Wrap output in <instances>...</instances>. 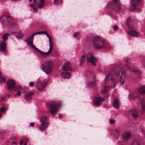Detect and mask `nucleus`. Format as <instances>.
Wrapping results in <instances>:
<instances>
[{
	"instance_id": "e433bc0d",
	"label": "nucleus",
	"mask_w": 145,
	"mask_h": 145,
	"mask_svg": "<svg viewBox=\"0 0 145 145\" xmlns=\"http://www.w3.org/2000/svg\"><path fill=\"white\" fill-rule=\"evenodd\" d=\"M34 84V82H31L29 83V86L30 87L33 86Z\"/></svg>"
},
{
	"instance_id": "7c9ffc66",
	"label": "nucleus",
	"mask_w": 145,
	"mask_h": 145,
	"mask_svg": "<svg viewBox=\"0 0 145 145\" xmlns=\"http://www.w3.org/2000/svg\"><path fill=\"white\" fill-rule=\"evenodd\" d=\"M24 35V33L21 31H20L17 33V36L19 38H22L23 37Z\"/></svg>"
},
{
	"instance_id": "4c0bfd02",
	"label": "nucleus",
	"mask_w": 145,
	"mask_h": 145,
	"mask_svg": "<svg viewBox=\"0 0 145 145\" xmlns=\"http://www.w3.org/2000/svg\"><path fill=\"white\" fill-rule=\"evenodd\" d=\"M113 29L115 31H116L118 29V26L116 25H114L113 26Z\"/></svg>"
},
{
	"instance_id": "49530a36",
	"label": "nucleus",
	"mask_w": 145,
	"mask_h": 145,
	"mask_svg": "<svg viewBox=\"0 0 145 145\" xmlns=\"http://www.w3.org/2000/svg\"><path fill=\"white\" fill-rule=\"evenodd\" d=\"M34 11L35 12H38L37 9L36 8H34Z\"/></svg>"
},
{
	"instance_id": "680f3d73",
	"label": "nucleus",
	"mask_w": 145,
	"mask_h": 145,
	"mask_svg": "<svg viewBox=\"0 0 145 145\" xmlns=\"http://www.w3.org/2000/svg\"><path fill=\"white\" fill-rule=\"evenodd\" d=\"M21 88V87L20 86H19V87H18V89H20Z\"/></svg>"
},
{
	"instance_id": "72a5a7b5",
	"label": "nucleus",
	"mask_w": 145,
	"mask_h": 145,
	"mask_svg": "<svg viewBox=\"0 0 145 145\" xmlns=\"http://www.w3.org/2000/svg\"><path fill=\"white\" fill-rule=\"evenodd\" d=\"M5 108L3 107H1L0 109V111L1 112H5Z\"/></svg>"
},
{
	"instance_id": "4468645a",
	"label": "nucleus",
	"mask_w": 145,
	"mask_h": 145,
	"mask_svg": "<svg viewBox=\"0 0 145 145\" xmlns=\"http://www.w3.org/2000/svg\"><path fill=\"white\" fill-rule=\"evenodd\" d=\"M25 41L27 42L29 45L32 47L36 51L39 52V50L33 44L32 40H28L27 39H26L25 40Z\"/></svg>"
},
{
	"instance_id": "f8f14e48",
	"label": "nucleus",
	"mask_w": 145,
	"mask_h": 145,
	"mask_svg": "<svg viewBox=\"0 0 145 145\" xmlns=\"http://www.w3.org/2000/svg\"><path fill=\"white\" fill-rule=\"evenodd\" d=\"M62 68L65 71H69L72 69L70 63L68 62L64 63Z\"/></svg>"
},
{
	"instance_id": "f3484780",
	"label": "nucleus",
	"mask_w": 145,
	"mask_h": 145,
	"mask_svg": "<svg viewBox=\"0 0 145 145\" xmlns=\"http://www.w3.org/2000/svg\"><path fill=\"white\" fill-rule=\"evenodd\" d=\"M6 49V42L4 41L2 42L1 44H0V51L1 52L5 51Z\"/></svg>"
},
{
	"instance_id": "864d4df0",
	"label": "nucleus",
	"mask_w": 145,
	"mask_h": 145,
	"mask_svg": "<svg viewBox=\"0 0 145 145\" xmlns=\"http://www.w3.org/2000/svg\"><path fill=\"white\" fill-rule=\"evenodd\" d=\"M34 5L33 4H31L30 5V6L31 7H33L34 6Z\"/></svg>"
},
{
	"instance_id": "09e8293b",
	"label": "nucleus",
	"mask_w": 145,
	"mask_h": 145,
	"mask_svg": "<svg viewBox=\"0 0 145 145\" xmlns=\"http://www.w3.org/2000/svg\"><path fill=\"white\" fill-rule=\"evenodd\" d=\"M89 76L90 77H91V78H93L94 77V76H93V74L91 73H90Z\"/></svg>"
},
{
	"instance_id": "a19ab883",
	"label": "nucleus",
	"mask_w": 145,
	"mask_h": 145,
	"mask_svg": "<svg viewBox=\"0 0 145 145\" xmlns=\"http://www.w3.org/2000/svg\"><path fill=\"white\" fill-rule=\"evenodd\" d=\"M124 66L125 68H127L128 69H130L129 66L127 65L126 64L125 65H124Z\"/></svg>"
},
{
	"instance_id": "69168bd1",
	"label": "nucleus",
	"mask_w": 145,
	"mask_h": 145,
	"mask_svg": "<svg viewBox=\"0 0 145 145\" xmlns=\"http://www.w3.org/2000/svg\"><path fill=\"white\" fill-rule=\"evenodd\" d=\"M24 145H26V142L25 143Z\"/></svg>"
},
{
	"instance_id": "ea45409f",
	"label": "nucleus",
	"mask_w": 145,
	"mask_h": 145,
	"mask_svg": "<svg viewBox=\"0 0 145 145\" xmlns=\"http://www.w3.org/2000/svg\"><path fill=\"white\" fill-rule=\"evenodd\" d=\"M58 3V0H54V4L55 5H57Z\"/></svg>"
},
{
	"instance_id": "0eeeda50",
	"label": "nucleus",
	"mask_w": 145,
	"mask_h": 145,
	"mask_svg": "<svg viewBox=\"0 0 145 145\" xmlns=\"http://www.w3.org/2000/svg\"><path fill=\"white\" fill-rule=\"evenodd\" d=\"M61 104L59 103L58 104L55 102H54L52 104L50 105V106L52 110L50 111V113L52 114H54L57 111V109L60 106Z\"/></svg>"
},
{
	"instance_id": "4d7b16f0",
	"label": "nucleus",
	"mask_w": 145,
	"mask_h": 145,
	"mask_svg": "<svg viewBox=\"0 0 145 145\" xmlns=\"http://www.w3.org/2000/svg\"><path fill=\"white\" fill-rule=\"evenodd\" d=\"M35 35H36V34H35V33H34L32 35H31V36H32L33 37Z\"/></svg>"
},
{
	"instance_id": "20e7f679",
	"label": "nucleus",
	"mask_w": 145,
	"mask_h": 145,
	"mask_svg": "<svg viewBox=\"0 0 145 145\" xmlns=\"http://www.w3.org/2000/svg\"><path fill=\"white\" fill-rule=\"evenodd\" d=\"M0 21L4 25L12 24V22L14 21V19L9 16L3 15L0 17Z\"/></svg>"
},
{
	"instance_id": "473e14b6",
	"label": "nucleus",
	"mask_w": 145,
	"mask_h": 145,
	"mask_svg": "<svg viewBox=\"0 0 145 145\" xmlns=\"http://www.w3.org/2000/svg\"><path fill=\"white\" fill-rule=\"evenodd\" d=\"M6 80V78L2 76H0V82L3 83Z\"/></svg>"
},
{
	"instance_id": "bb28decb",
	"label": "nucleus",
	"mask_w": 145,
	"mask_h": 145,
	"mask_svg": "<svg viewBox=\"0 0 145 145\" xmlns=\"http://www.w3.org/2000/svg\"><path fill=\"white\" fill-rule=\"evenodd\" d=\"M113 133L114 136L116 137H117L119 135L120 131L119 130L115 129L113 131Z\"/></svg>"
},
{
	"instance_id": "1a4fd4ad",
	"label": "nucleus",
	"mask_w": 145,
	"mask_h": 145,
	"mask_svg": "<svg viewBox=\"0 0 145 145\" xmlns=\"http://www.w3.org/2000/svg\"><path fill=\"white\" fill-rule=\"evenodd\" d=\"M7 88L9 91L12 90L14 88L15 85V82L12 80H9L7 82Z\"/></svg>"
},
{
	"instance_id": "c9c22d12",
	"label": "nucleus",
	"mask_w": 145,
	"mask_h": 145,
	"mask_svg": "<svg viewBox=\"0 0 145 145\" xmlns=\"http://www.w3.org/2000/svg\"><path fill=\"white\" fill-rule=\"evenodd\" d=\"M110 124H114L115 123V121L113 119H110Z\"/></svg>"
},
{
	"instance_id": "cd10ccee",
	"label": "nucleus",
	"mask_w": 145,
	"mask_h": 145,
	"mask_svg": "<svg viewBox=\"0 0 145 145\" xmlns=\"http://www.w3.org/2000/svg\"><path fill=\"white\" fill-rule=\"evenodd\" d=\"M46 117L44 116H43L41 117L40 119V121L41 123H48L46 121Z\"/></svg>"
},
{
	"instance_id": "393cba45",
	"label": "nucleus",
	"mask_w": 145,
	"mask_h": 145,
	"mask_svg": "<svg viewBox=\"0 0 145 145\" xmlns=\"http://www.w3.org/2000/svg\"><path fill=\"white\" fill-rule=\"evenodd\" d=\"M86 57V56L85 54H83L80 59V65H82L84 64L85 61Z\"/></svg>"
},
{
	"instance_id": "a18cd8bd",
	"label": "nucleus",
	"mask_w": 145,
	"mask_h": 145,
	"mask_svg": "<svg viewBox=\"0 0 145 145\" xmlns=\"http://www.w3.org/2000/svg\"><path fill=\"white\" fill-rule=\"evenodd\" d=\"M33 38V37L31 36H29L28 37V39H29V40H32V39Z\"/></svg>"
},
{
	"instance_id": "603ef678",
	"label": "nucleus",
	"mask_w": 145,
	"mask_h": 145,
	"mask_svg": "<svg viewBox=\"0 0 145 145\" xmlns=\"http://www.w3.org/2000/svg\"><path fill=\"white\" fill-rule=\"evenodd\" d=\"M23 142V140H22L20 142V145H22V144Z\"/></svg>"
},
{
	"instance_id": "8fccbe9b",
	"label": "nucleus",
	"mask_w": 145,
	"mask_h": 145,
	"mask_svg": "<svg viewBox=\"0 0 145 145\" xmlns=\"http://www.w3.org/2000/svg\"><path fill=\"white\" fill-rule=\"evenodd\" d=\"M36 35L41 34L40 31H39L35 33Z\"/></svg>"
},
{
	"instance_id": "7ed1b4c3",
	"label": "nucleus",
	"mask_w": 145,
	"mask_h": 145,
	"mask_svg": "<svg viewBox=\"0 0 145 145\" xmlns=\"http://www.w3.org/2000/svg\"><path fill=\"white\" fill-rule=\"evenodd\" d=\"M54 67L53 62L51 61H45L43 65L42 70L46 74H50L52 71Z\"/></svg>"
},
{
	"instance_id": "774afa93",
	"label": "nucleus",
	"mask_w": 145,
	"mask_h": 145,
	"mask_svg": "<svg viewBox=\"0 0 145 145\" xmlns=\"http://www.w3.org/2000/svg\"><path fill=\"white\" fill-rule=\"evenodd\" d=\"M31 2L32 1V0H29Z\"/></svg>"
},
{
	"instance_id": "e2e57ef3",
	"label": "nucleus",
	"mask_w": 145,
	"mask_h": 145,
	"mask_svg": "<svg viewBox=\"0 0 145 145\" xmlns=\"http://www.w3.org/2000/svg\"><path fill=\"white\" fill-rule=\"evenodd\" d=\"M1 99H2V100H4V98L3 97H2Z\"/></svg>"
},
{
	"instance_id": "ddd939ff",
	"label": "nucleus",
	"mask_w": 145,
	"mask_h": 145,
	"mask_svg": "<svg viewBox=\"0 0 145 145\" xmlns=\"http://www.w3.org/2000/svg\"><path fill=\"white\" fill-rule=\"evenodd\" d=\"M52 46H49V50L48 52H44L39 50V52L40 53V54L42 56L45 57L49 54L50 52L52 50Z\"/></svg>"
},
{
	"instance_id": "a878e982",
	"label": "nucleus",
	"mask_w": 145,
	"mask_h": 145,
	"mask_svg": "<svg viewBox=\"0 0 145 145\" xmlns=\"http://www.w3.org/2000/svg\"><path fill=\"white\" fill-rule=\"evenodd\" d=\"M138 91L140 94L142 95L144 94L145 93V87H140Z\"/></svg>"
},
{
	"instance_id": "3c124183",
	"label": "nucleus",
	"mask_w": 145,
	"mask_h": 145,
	"mask_svg": "<svg viewBox=\"0 0 145 145\" xmlns=\"http://www.w3.org/2000/svg\"><path fill=\"white\" fill-rule=\"evenodd\" d=\"M41 34H45L47 33V32L46 31H41Z\"/></svg>"
},
{
	"instance_id": "37998d69",
	"label": "nucleus",
	"mask_w": 145,
	"mask_h": 145,
	"mask_svg": "<svg viewBox=\"0 0 145 145\" xmlns=\"http://www.w3.org/2000/svg\"><path fill=\"white\" fill-rule=\"evenodd\" d=\"M46 35L47 36V37L48 38L49 40L50 39H50H51V38L48 33H46Z\"/></svg>"
},
{
	"instance_id": "2eb2a0df",
	"label": "nucleus",
	"mask_w": 145,
	"mask_h": 145,
	"mask_svg": "<svg viewBox=\"0 0 145 145\" xmlns=\"http://www.w3.org/2000/svg\"><path fill=\"white\" fill-rule=\"evenodd\" d=\"M34 93L32 92H27L25 95L24 98L26 101L30 100L31 99L32 96L33 95Z\"/></svg>"
},
{
	"instance_id": "13d9d810",
	"label": "nucleus",
	"mask_w": 145,
	"mask_h": 145,
	"mask_svg": "<svg viewBox=\"0 0 145 145\" xmlns=\"http://www.w3.org/2000/svg\"><path fill=\"white\" fill-rule=\"evenodd\" d=\"M35 35H36V34H35V33H34L32 35H31V36H32L33 37Z\"/></svg>"
},
{
	"instance_id": "6e6552de",
	"label": "nucleus",
	"mask_w": 145,
	"mask_h": 145,
	"mask_svg": "<svg viewBox=\"0 0 145 145\" xmlns=\"http://www.w3.org/2000/svg\"><path fill=\"white\" fill-rule=\"evenodd\" d=\"M87 60L88 62H90L93 66H95L96 65V59L93 54L89 53L87 56Z\"/></svg>"
},
{
	"instance_id": "4be33fe9",
	"label": "nucleus",
	"mask_w": 145,
	"mask_h": 145,
	"mask_svg": "<svg viewBox=\"0 0 145 145\" xmlns=\"http://www.w3.org/2000/svg\"><path fill=\"white\" fill-rule=\"evenodd\" d=\"M140 0H132L131 1V5L134 8L138 5Z\"/></svg>"
},
{
	"instance_id": "9d476101",
	"label": "nucleus",
	"mask_w": 145,
	"mask_h": 145,
	"mask_svg": "<svg viewBox=\"0 0 145 145\" xmlns=\"http://www.w3.org/2000/svg\"><path fill=\"white\" fill-rule=\"evenodd\" d=\"M33 2H35V6L41 9L43 7L44 2L43 0H34Z\"/></svg>"
},
{
	"instance_id": "39448f33",
	"label": "nucleus",
	"mask_w": 145,
	"mask_h": 145,
	"mask_svg": "<svg viewBox=\"0 0 145 145\" xmlns=\"http://www.w3.org/2000/svg\"><path fill=\"white\" fill-rule=\"evenodd\" d=\"M109 6L116 11H118L120 8V3L118 0H113Z\"/></svg>"
},
{
	"instance_id": "6ab92c4d",
	"label": "nucleus",
	"mask_w": 145,
	"mask_h": 145,
	"mask_svg": "<svg viewBox=\"0 0 145 145\" xmlns=\"http://www.w3.org/2000/svg\"><path fill=\"white\" fill-rule=\"evenodd\" d=\"M127 33L129 35L131 36L137 37L139 35L138 32L134 30H131L128 31Z\"/></svg>"
},
{
	"instance_id": "79ce46f5",
	"label": "nucleus",
	"mask_w": 145,
	"mask_h": 145,
	"mask_svg": "<svg viewBox=\"0 0 145 145\" xmlns=\"http://www.w3.org/2000/svg\"><path fill=\"white\" fill-rule=\"evenodd\" d=\"M78 33L77 32H75L74 33V37H76L78 35Z\"/></svg>"
},
{
	"instance_id": "423d86ee",
	"label": "nucleus",
	"mask_w": 145,
	"mask_h": 145,
	"mask_svg": "<svg viewBox=\"0 0 145 145\" xmlns=\"http://www.w3.org/2000/svg\"><path fill=\"white\" fill-rule=\"evenodd\" d=\"M127 22L128 27L129 28H133L136 24V21L133 17H129L127 19Z\"/></svg>"
},
{
	"instance_id": "58836bf2",
	"label": "nucleus",
	"mask_w": 145,
	"mask_h": 145,
	"mask_svg": "<svg viewBox=\"0 0 145 145\" xmlns=\"http://www.w3.org/2000/svg\"><path fill=\"white\" fill-rule=\"evenodd\" d=\"M21 94V92L20 91H18L17 93L16 94H15V95H20Z\"/></svg>"
},
{
	"instance_id": "5701e85b",
	"label": "nucleus",
	"mask_w": 145,
	"mask_h": 145,
	"mask_svg": "<svg viewBox=\"0 0 145 145\" xmlns=\"http://www.w3.org/2000/svg\"><path fill=\"white\" fill-rule=\"evenodd\" d=\"M61 75L62 77L66 78H68L71 76L69 72H62Z\"/></svg>"
},
{
	"instance_id": "412c9836",
	"label": "nucleus",
	"mask_w": 145,
	"mask_h": 145,
	"mask_svg": "<svg viewBox=\"0 0 145 145\" xmlns=\"http://www.w3.org/2000/svg\"><path fill=\"white\" fill-rule=\"evenodd\" d=\"M113 106L116 108H119L120 105V102L118 99H115L113 103Z\"/></svg>"
},
{
	"instance_id": "c03bdc74",
	"label": "nucleus",
	"mask_w": 145,
	"mask_h": 145,
	"mask_svg": "<svg viewBox=\"0 0 145 145\" xmlns=\"http://www.w3.org/2000/svg\"><path fill=\"white\" fill-rule=\"evenodd\" d=\"M46 35L47 36V37L48 38L49 40L50 39H50H51V38L48 33H46Z\"/></svg>"
},
{
	"instance_id": "2f4dec72",
	"label": "nucleus",
	"mask_w": 145,
	"mask_h": 145,
	"mask_svg": "<svg viewBox=\"0 0 145 145\" xmlns=\"http://www.w3.org/2000/svg\"><path fill=\"white\" fill-rule=\"evenodd\" d=\"M129 97L130 99H133L135 98L136 96L133 93H132L129 95Z\"/></svg>"
},
{
	"instance_id": "a211bd4d",
	"label": "nucleus",
	"mask_w": 145,
	"mask_h": 145,
	"mask_svg": "<svg viewBox=\"0 0 145 145\" xmlns=\"http://www.w3.org/2000/svg\"><path fill=\"white\" fill-rule=\"evenodd\" d=\"M129 114L130 115L132 116V117L134 118H137L138 116V113L137 110H131L129 112Z\"/></svg>"
},
{
	"instance_id": "9b49d317",
	"label": "nucleus",
	"mask_w": 145,
	"mask_h": 145,
	"mask_svg": "<svg viewBox=\"0 0 145 145\" xmlns=\"http://www.w3.org/2000/svg\"><path fill=\"white\" fill-rule=\"evenodd\" d=\"M105 100L103 98L99 97L95 98L94 100V104L97 106H99L103 101Z\"/></svg>"
},
{
	"instance_id": "f257e3e1",
	"label": "nucleus",
	"mask_w": 145,
	"mask_h": 145,
	"mask_svg": "<svg viewBox=\"0 0 145 145\" xmlns=\"http://www.w3.org/2000/svg\"><path fill=\"white\" fill-rule=\"evenodd\" d=\"M120 73L121 74V76L120 80L121 82L123 84L124 82L125 76L122 68L117 67L115 70H112L109 71L105 79V87L102 91V93L105 94L107 91L108 87L107 85L111 87L114 86L115 81L112 77V76H113V74H114V76L117 77L120 75Z\"/></svg>"
},
{
	"instance_id": "f03ea898",
	"label": "nucleus",
	"mask_w": 145,
	"mask_h": 145,
	"mask_svg": "<svg viewBox=\"0 0 145 145\" xmlns=\"http://www.w3.org/2000/svg\"><path fill=\"white\" fill-rule=\"evenodd\" d=\"M92 42L94 47L96 49H99L102 48L105 44L104 40L99 37H94Z\"/></svg>"
},
{
	"instance_id": "aec40b11",
	"label": "nucleus",
	"mask_w": 145,
	"mask_h": 145,
	"mask_svg": "<svg viewBox=\"0 0 145 145\" xmlns=\"http://www.w3.org/2000/svg\"><path fill=\"white\" fill-rule=\"evenodd\" d=\"M45 85L39 82L36 85V88L39 91H41L44 89L45 88Z\"/></svg>"
},
{
	"instance_id": "c756f323",
	"label": "nucleus",
	"mask_w": 145,
	"mask_h": 145,
	"mask_svg": "<svg viewBox=\"0 0 145 145\" xmlns=\"http://www.w3.org/2000/svg\"><path fill=\"white\" fill-rule=\"evenodd\" d=\"M9 34L8 33H5L3 36V39L4 41H5L7 40V38Z\"/></svg>"
},
{
	"instance_id": "0e129e2a",
	"label": "nucleus",
	"mask_w": 145,
	"mask_h": 145,
	"mask_svg": "<svg viewBox=\"0 0 145 145\" xmlns=\"http://www.w3.org/2000/svg\"><path fill=\"white\" fill-rule=\"evenodd\" d=\"M1 114L0 113V119L1 118Z\"/></svg>"
},
{
	"instance_id": "dca6fc26",
	"label": "nucleus",
	"mask_w": 145,
	"mask_h": 145,
	"mask_svg": "<svg viewBox=\"0 0 145 145\" xmlns=\"http://www.w3.org/2000/svg\"><path fill=\"white\" fill-rule=\"evenodd\" d=\"M131 136V133L129 132H125L122 135L123 138L125 140H129Z\"/></svg>"
},
{
	"instance_id": "f704fd0d",
	"label": "nucleus",
	"mask_w": 145,
	"mask_h": 145,
	"mask_svg": "<svg viewBox=\"0 0 145 145\" xmlns=\"http://www.w3.org/2000/svg\"><path fill=\"white\" fill-rule=\"evenodd\" d=\"M49 46H53V43L51 41V39H50V40H49Z\"/></svg>"
},
{
	"instance_id": "c85d7f7f",
	"label": "nucleus",
	"mask_w": 145,
	"mask_h": 145,
	"mask_svg": "<svg viewBox=\"0 0 145 145\" xmlns=\"http://www.w3.org/2000/svg\"><path fill=\"white\" fill-rule=\"evenodd\" d=\"M131 145H140V143L137 140H133L131 144Z\"/></svg>"
},
{
	"instance_id": "6e6d98bb",
	"label": "nucleus",
	"mask_w": 145,
	"mask_h": 145,
	"mask_svg": "<svg viewBox=\"0 0 145 145\" xmlns=\"http://www.w3.org/2000/svg\"><path fill=\"white\" fill-rule=\"evenodd\" d=\"M12 145H16V143L14 142H13Z\"/></svg>"
},
{
	"instance_id": "b1692460",
	"label": "nucleus",
	"mask_w": 145,
	"mask_h": 145,
	"mask_svg": "<svg viewBox=\"0 0 145 145\" xmlns=\"http://www.w3.org/2000/svg\"><path fill=\"white\" fill-rule=\"evenodd\" d=\"M48 125V123H41L40 124V129L42 131H44Z\"/></svg>"
},
{
	"instance_id": "052dcab7",
	"label": "nucleus",
	"mask_w": 145,
	"mask_h": 145,
	"mask_svg": "<svg viewBox=\"0 0 145 145\" xmlns=\"http://www.w3.org/2000/svg\"><path fill=\"white\" fill-rule=\"evenodd\" d=\"M93 83H94V82H92V83H91V84L89 83V84L90 85H92V84H93Z\"/></svg>"
},
{
	"instance_id": "de8ad7c7",
	"label": "nucleus",
	"mask_w": 145,
	"mask_h": 145,
	"mask_svg": "<svg viewBox=\"0 0 145 145\" xmlns=\"http://www.w3.org/2000/svg\"><path fill=\"white\" fill-rule=\"evenodd\" d=\"M34 123L33 122H31L30 123V126H33L34 125Z\"/></svg>"
},
{
	"instance_id": "bf43d9fd",
	"label": "nucleus",
	"mask_w": 145,
	"mask_h": 145,
	"mask_svg": "<svg viewBox=\"0 0 145 145\" xmlns=\"http://www.w3.org/2000/svg\"><path fill=\"white\" fill-rule=\"evenodd\" d=\"M131 71H133L134 72H137V70H131Z\"/></svg>"
},
{
	"instance_id": "338daca9",
	"label": "nucleus",
	"mask_w": 145,
	"mask_h": 145,
	"mask_svg": "<svg viewBox=\"0 0 145 145\" xmlns=\"http://www.w3.org/2000/svg\"><path fill=\"white\" fill-rule=\"evenodd\" d=\"M1 72H0V76H1Z\"/></svg>"
},
{
	"instance_id": "5fc2aeb1",
	"label": "nucleus",
	"mask_w": 145,
	"mask_h": 145,
	"mask_svg": "<svg viewBox=\"0 0 145 145\" xmlns=\"http://www.w3.org/2000/svg\"><path fill=\"white\" fill-rule=\"evenodd\" d=\"M58 117L59 118H61L62 117V116L61 114H59V115Z\"/></svg>"
}]
</instances>
